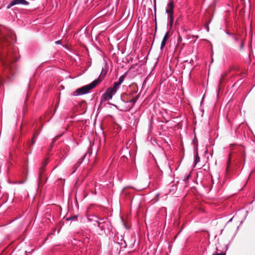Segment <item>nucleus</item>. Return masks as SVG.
Here are the masks:
<instances>
[{"label": "nucleus", "instance_id": "nucleus-1", "mask_svg": "<svg viewBox=\"0 0 255 255\" xmlns=\"http://www.w3.org/2000/svg\"><path fill=\"white\" fill-rule=\"evenodd\" d=\"M98 83V79H96L93 81L91 83L78 88L75 92L74 95L79 96L88 93L89 91L95 88Z\"/></svg>", "mask_w": 255, "mask_h": 255}, {"label": "nucleus", "instance_id": "nucleus-2", "mask_svg": "<svg viewBox=\"0 0 255 255\" xmlns=\"http://www.w3.org/2000/svg\"><path fill=\"white\" fill-rule=\"evenodd\" d=\"M121 103H120V107L121 108V111H129L132 108V105L130 103H128V100H126L123 97H121Z\"/></svg>", "mask_w": 255, "mask_h": 255}, {"label": "nucleus", "instance_id": "nucleus-3", "mask_svg": "<svg viewBox=\"0 0 255 255\" xmlns=\"http://www.w3.org/2000/svg\"><path fill=\"white\" fill-rule=\"evenodd\" d=\"M115 90H113L110 88H108L104 94L102 96V100L109 101L111 100L113 96L116 94Z\"/></svg>", "mask_w": 255, "mask_h": 255}, {"label": "nucleus", "instance_id": "nucleus-4", "mask_svg": "<svg viewBox=\"0 0 255 255\" xmlns=\"http://www.w3.org/2000/svg\"><path fill=\"white\" fill-rule=\"evenodd\" d=\"M22 4L27 5L29 2L25 0H12L6 6L7 9H9L11 7L17 5Z\"/></svg>", "mask_w": 255, "mask_h": 255}, {"label": "nucleus", "instance_id": "nucleus-5", "mask_svg": "<svg viewBox=\"0 0 255 255\" xmlns=\"http://www.w3.org/2000/svg\"><path fill=\"white\" fill-rule=\"evenodd\" d=\"M109 69L108 64L107 62L105 61L103 67H102L101 72L99 76L98 79L99 82L100 81V79H102L105 75L107 74V73Z\"/></svg>", "mask_w": 255, "mask_h": 255}, {"label": "nucleus", "instance_id": "nucleus-6", "mask_svg": "<svg viewBox=\"0 0 255 255\" xmlns=\"http://www.w3.org/2000/svg\"><path fill=\"white\" fill-rule=\"evenodd\" d=\"M169 31H168L165 33V34L164 35V37L162 39V40L161 43V45H160V50H163V49L164 48V47L166 45L167 40L168 39V38L169 37Z\"/></svg>", "mask_w": 255, "mask_h": 255}, {"label": "nucleus", "instance_id": "nucleus-7", "mask_svg": "<svg viewBox=\"0 0 255 255\" xmlns=\"http://www.w3.org/2000/svg\"><path fill=\"white\" fill-rule=\"evenodd\" d=\"M5 39V28L0 25V40L3 41Z\"/></svg>", "mask_w": 255, "mask_h": 255}, {"label": "nucleus", "instance_id": "nucleus-8", "mask_svg": "<svg viewBox=\"0 0 255 255\" xmlns=\"http://www.w3.org/2000/svg\"><path fill=\"white\" fill-rule=\"evenodd\" d=\"M168 8L166 9V13L167 14L173 13V4L170 2L167 4Z\"/></svg>", "mask_w": 255, "mask_h": 255}, {"label": "nucleus", "instance_id": "nucleus-9", "mask_svg": "<svg viewBox=\"0 0 255 255\" xmlns=\"http://www.w3.org/2000/svg\"><path fill=\"white\" fill-rule=\"evenodd\" d=\"M48 164V161L47 160H44L43 163H42L41 166L40 167V171L39 173V178H40L41 174L42 172L44 171V168Z\"/></svg>", "mask_w": 255, "mask_h": 255}, {"label": "nucleus", "instance_id": "nucleus-10", "mask_svg": "<svg viewBox=\"0 0 255 255\" xmlns=\"http://www.w3.org/2000/svg\"><path fill=\"white\" fill-rule=\"evenodd\" d=\"M168 19L169 20V25L171 27L173 23V13L167 14Z\"/></svg>", "mask_w": 255, "mask_h": 255}, {"label": "nucleus", "instance_id": "nucleus-11", "mask_svg": "<svg viewBox=\"0 0 255 255\" xmlns=\"http://www.w3.org/2000/svg\"><path fill=\"white\" fill-rule=\"evenodd\" d=\"M194 166H195L198 162H200V160L197 151H195L194 153Z\"/></svg>", "mask_w": 255, "mask_h": 255}, {"label": "nucleus", "instance_id": "nucleus-12", "mask_svg": "<svg viewBox=\"0 0 255 255\" xmlns=\"http://www.w3.org/2000/svg\"><path fill=\"white\" fill-rule=\"evenodd\" d=\"M138 99V97L137 96L133 97L131 100H128V103H130L131 105H132V107H133L134 105L135 104V103L137 102V100Z\"/></svg>", "mask_w": 255, "mask_h": 255}, {"label": "nucleus", "instance_id": "nucleus-13", "mask_svg": "<svg viewBox=\"0 0 255 255\" xmlns=\"http://www.w3.org/2000/svg\"><path fill=\"white\" fill-rule=\"evenodd\" d=\"M120 85H121V84L119 82H115L114 83L113 87L109 88L111 89H113V90H115V92L116 93L118 89V87Z\"/></svg>", "mask_w": 255, "mask_h": 255}, {"label": "nucleus", "instance_id": "nucleus-14", "mask_svg": "<svg viewBox=\"0 0 255 255\" xmlns=\"http://www.w3.org/2000/svg\"><path fill=\"white\" fill-rule=\"evenodd\" d=\"M127 74V73H125L124 74H123V75L121 76L119 78V82L121 84L124 81L125 78V77H126V75Z\"/></svg>", "mask_w": 255, "mask_h": 255}, {"label": "nucleus", "instance_id": "nucleus-15", "mask_svg": "<svg viewBox=\"0 0 255 255\" xmlns=\"http://www.w3.org/2000/svg\"><path fill=\"white\" fill-rule=\"evenodd\" d=\"M77 216H71L70 217L67 218L66 220L68 221H70V220L76 221V220L77 219Z\"/></svg>", "mask_w": 255, "mask_h": 255}, {"label": "nucleus", "instance_id": "nucleus-16", "mask_svg": "<svg viewBox=\"0 0 255 255\" xmlns=\"http://www.w3.org/2000/svg\"><path fill=\"white\" fill-rule=\"evenodd\" d=\"M232 37L233 38V39L234 40V41L235 42H237L238 41V38L235 36L234 34H233L232 36Z\"/></svg>", "mask_w": 255, "mask_h": 255}, {"label": "nucleus", "instance_id": "nucleus-17", "mask_svg": "<svg viewBox=\"0 0 255 255\" xmlns=\"http://www.w3.org/2000/svg\"><path fill=\"white\" fill-rule=\"evenodd\" d=\"M36 137V135L35 134H34L32 137V139L31 140V145H33L35 144V141L34 140V138Z\"/></svg>", "mask_w": 255, "mask_h": 255}, {"label": "nucleus", "instance_id": "nucleus-18", "mask_svg": "<svg viewBox=\"0 0 255 255\" xmlns=\"http://www.w3.org/2000/svg\"><path fill=\"white\" fill-rule=\"evenodd\" d=\"M190 176V174L187 175V176H186V177H185V178H184V179H183V180H184V181H187V180L189 179V178Z\"/></svg>", "mask_w": 255, "mask_h": 255}, {"label": "nucleus", "instance_id": "nucleus-19", "mask_svg": "<svg viewBox=\"0 0 255 255\" xmlns=\"http://www.w3.org/2000/svg\"><path fill=\"white\" fill-rule=\"evenodd\" d=\"M244 47V41H242V43L241 44V45H240V50H242L243 49Z\"/></svg>", "mask_w": 255, "mask_h": 255}, {"label": "nucleus", "instance_id": "nucleus-20", "mask_svg": "<svg viewBox=\"0 0 255 255\" xmlns=\"http://www.w3.org/2000/svg\"><path fill=\"white\" fill-rule=\"evenodd\" d=\"M212 255H226V254L224 253H215V254H213Z\"/></svg>", "mask_w": 255, "mask_h": 255}, {"label": "nucleus", "instance_id": "nucleus-21", "mask_svg": "<svg viewBox=\"0 0 255 255\" xmlns=\"http://www.w3.org/2000/svg\"><path fill=\"white\" fill-rule=\"evenodd\" d=\"M205 28L207 31L208 32L209 31V23L205 25Z\"/></svg>", "mask_w": 255, "mask_h": 255}, {"label": "nucleus", "instance_id": "nucleus-22", "mask_svg": "<svg viewBox=\"0 0 255 255\" xmlns=\"http://www.w3.org/2000/svg\"><path fill=\"white\" fill-rule=\"evenodd\" d=\"M55 43L56 44H61V42L60 40H57V41H55Z\"/></svg>", "mask_w": 255, "mask_h": 255}, {"label": "nucleus", "instance_id": "nucleus-23", "mask_svg": "<svg viewBox=\"0 0 255 255\" xmlns=\"http://www.w3.org/2000/svg\"><path fill=\"white\" fill-rule=\"evenodd\" d=\"M226 34L229 35H231V36L234 34L233 33H230L229 32H226Z\"/></svg>", "mask_w": 255, "mask_h": 255}, {"label": "nucleus", "instance_id": "nucleus-24", "mask_svg": "<svg viewBox=\"0 0 255 255\" xmlns=\"http://www.w3.org/2000/svg\"><path fill=\"white\" fill-rule=\"evenodd\" d=\"M25 181H18V183L19 184H23Z\"/></svg>", "mask_w": 255, "mask_h": 255}, {"label": "nucleus", "instance_id": "nucleus-25", "mask_svg": "<svg viewBox=\"0 0 255 255\" xmlns=\"http://www.w3.org/2000/svg\"><path fill=\"white\" fill-rule=\"evenodd\" d=\"M53 143H54V140L52 141V143L51 144V147H52Z\"/></svg>", "mask_w": 255, "mask_h": 255}, {"label": "nucleus", "instance_id": "nucleus-26", "mask_svg": "<svg viewBox=\"0 0 255 255\" xmlns=\"http://www.w3.org/2000/svg\"><path fill=\"white\" fill-rule=\"evenodd\" d=\"M124 244H125V246H126V243L125 241H124Z\"/></svg>", "mask_w": 255, "mask_h": 255}, {"label": "nucleus", "instance_id": "nucleus-27", "mask_svg": "<svg viewBox=\"0 0 255 255\" xmlns=\"http://www.w3.org/2000/svg\"><path fill=\"white\" fill-rule=\"evenodd\" d=\"M101 230H104V228H101Z\"/></svg>", "mask_w": 255, "mask_h": 255}, {"label": "nucleus", "instance_id": "nucleus-28", "mask_svg": "<svg viewBox=\"0 0 255 255\" xmlns=\"http://www.w3.org/2000/svg\"><path fill=\"white\" fill-rule=\"evenodd\" d=\"M101 230H104V228H101Z\"/></svg>", "mask_w": 255, "mask_h": 255}]
</instances>
